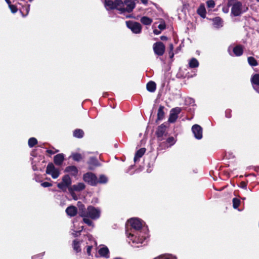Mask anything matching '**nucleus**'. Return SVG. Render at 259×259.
Here are the masks:
<instances>
[{
    "label": "nucleus",
    "mask_w": 259,
    "mask_h": 259,
    "mask_svg": "<svg viewBox=\"0 0 259 259\" xmlns=\"http://www.w3.org/2000/svg\"><path fill=\"white\" fill-rule=\"evenodd\" d=\"M257 2H259V0H256Z\"/></svg>",
    "instance_id": "4d7b16f0"
},
{
    "label": "nucleus",
    "mask_w": 259,
    "mask_h": 259,
    "mask_svg": "<svg viewBox=\"0 0 259 259\" xmlns=\"http://www.w3.org/2000/svg\"><path fill=\"white\" fill-rule=\"evenodd\" d=\"M147 89L150 92H154L156 90V84L153 81H150L147 84Z\"/></svg>",
    "instance_id": "5701e85b"
},
{
    "label": "nucleus",
    "mask_w": 259,
    "mask_h": 259,
    "mask_svg": "<svg viewBox=\"0 0 259 259\" xmlns=\"http://www.w3.org/2000/svg\"><path fill=\"white\" fill-rule=\"evenodd\" d=\"M228 112H229V111H226V116H227V117H230V116L229 115H227V113H228Z\"/></svg>",
    "instance_id": "5fc2aeb1"
},
{
    "label": "nucleus",
    "mask_w": 259,
    "mask_h": 259,
    "mask_svg": "<svg viewBox=\"0 0 259 259\" xmlns=\"http://www.w3.org/2000/svg\"><path fill=\"white\" fill-rule=\"evenodd\" d=\"M108 180V178L106 176L104 175H101L99 176V179H98V183L100 184H106L107 183Z\"/></svg>",
    "instance_id": "c756f323"
},
{
    "label": "nucleus",
    "mask_w": 259,
    "mask_h": 259,
    "mask_svg": "<svg viewBox=\"0 0 259 259\" xmlns=\"http://www.w3.org/2000/svg\"><path fill=\"white\" fill-rule=\"evenodd\" d=\"M169 47L170 51H172L174 49L173 45L172 44H169Z\"/></svg>",
    "instance_id": "49530a36"
},
{
    "label": "nucleus",
    "mask_w": 259,
    "mask_h": 259,
    "mask_svg": "<svg viewBox=\"0 0 259 259\" xmlns=\"http://www.w3.org/2000/svg\"><path fill=\"white\" fill-rule=\"evenodd\" d=\"M99 254L105 258H108L109 257V250L107 246L103 245L98 251Z\"/></svg>",
    "instance_id": "4468645a"
},
{
    "label": "nucleus",
    "mask_w": 259,
    "mask_h": 259,
    "mask_svg": "<svg viewBox=\"0 0 259 259\" xmlns=\"http://www.w3.org/2000/svg\"><path fill=\"white\" fill-rule=\"evenodd\" d=\"M72 158L74 160L79 161L81 159V155L78 153H74L72 155Z\"/></svg>",
    "instance_id": "f704fd0d"
},
{
    "label": "nucleus",
    "mask_w": 259,
    "mask_h": 259,
    "mask_svg": "<svg viewBox=\"0 0 259 259\" xmlns=\"http://www.w3.org/2000/svg\"><path fill=\"white\" fill-rule=\"evenodd\" d=\"M84 133L82 130L80 129L75 130L73 132L74 137L78 138L83 137Z\"/></svg>",
    "instance_id": "c85d7f7f"
},
{
    "label": "nucleus",
    "mask_w": 259,
    "mask_h": 259,
    "mask_svg": "<svg viewBox=\"0 0 259 259\" xmlns=\"http://www.w3.org/2000/svg\"><path fill=\"white\" fill-rule=\"evenodd\" d=\"M66 212L68 215L74 217L77 212V208L74 206H70L66 208Z\"/></svg>",
    "instance_id": "dca6fc26"
},
{
    "label": "nucleus",
    "mask_w": 259,
    "mask_h": 259,
    "mask_svg": "<svg viewBox=\"0 0 259 259\" xmlns=\"http://www.w3.org/2000/svg\"><path fill=\"white\" fill-rule=\"evenodd\" d=\"M162 258H163V257H162V256H159V257H156V258H154V259H162Z\"/></svg>",
    "instance_id": "864d4df0"
},
{
    "label": "nucleus",
    "mask_w": 259,
    "mask_h": 259,
    "mask_svg": "<svg viewBox=\"0 0 259 259\" xmlns=\"http://www.w3.org/2000/svg\"><path fill=\"white\" fill-rule=\"evenodd\" d=\"M240 204V200L239 199L237 198H234L233 199V206L235 209L237 208Z\"/></svg>",
    "instance_id": "473e14b6"
},
{
    "label": "nucleus",
    "mask_w": 259,
    "mask_h": 259,
    "mask_svg": "<svg viewBox=\"0 0 259 259\" xmlns=\"http://www.w3.org/2000/svg\"><path fill=\"white\" fill-rule=\"evenodd\" d=\"M88 164L90 165V168L92 169L93 167L98 166L99 162L97 159L95 157L90 158L88 161Z\"/></svg>",
    "instance_id": "4be33fe9"
},
{
    "label": "nucleus",
    "mask_w": 259,
    "mask_h": 259,
    "mask_svg": "<svg viewBox=\"0 0 259 259\" xmlns=\"http://www.w3.org/2000/svg\"><path fill=\"white\" fill-rule=\"evenodd\" d=\"M160 39L162 40H167V38L166 36H161L160 37Z\"/></svg>",
    "instance_id": "a18cd8bd"
},
{
    "label": "nucleus",
    "mask_w": 259,
    "mask_h": 259,
    "mask_svg": "<svg viewBox=\"0 0 259 259\" xmlns=\"http://www.w3.org/2000/svg\"><path fill=\"white\" fill-rule=\"evenodd\" d=\"M79 214L82 218L83 222L89 226L94 227V223L92 220H97L101 215V210L99 208L89 206L87 209L80 202H78Z\"/></svg>",
    "instance_id": "f03ea898"
},
{
    "label": "nucleus",
    "mask_w": 259,
    "mask_h": 259,
    "mask_svg": "<svg viewBox=\"0 0 259 259\" xmlns=\"http://www.w3.org/2000/svg\"><path fill=\"white\" fill-rule=\"evenodd\" d=\"M47 152L49 154H53L55 153V152H53L52 150H47Z\"/></svg>",
    "instance_id": "3c124183"
},
{
    "label": "nucleus",
    "mask_w": 259,
    "mask_h": 259,
    "mask_svg": "<svg viewBox=\"0 0 259 259\" xmlns=\"http://www.w3.org/2000/svg\"><path fill=\"white\" fill-rule=\"evenodd\" d=\"M92 249V246H88L87 249V254L89 255H91V250Z\"/></svg>",
    "instance_id": "79ce46f5"
},
{
    "label": "nucleus",
    "mask_w": 259,
    "mask_h": 259,
    "mask_svg": "<svg viewBox=\"0 0 259 259\" xmlns=\"http://www.w3.org/2000/svg\"><path fill=\"white\" fill-rule=\"evenodd\" d=\"M174 56V54H172L171 57H172Z\"/></svg>",
    "instance_id": "6e6d98bb"
},
{
    "label": "nucleus",
    "mask_w": 259,
    "mask_h": 259,
    "mask_svg": "<svg viewBox=\"0 0 259 259\" xmlns=\"http://www.w3.org/2000/svg\"><path fill=\"white\" fill-rule=\"evenodd\" d=\"M228 5L232 7L231 13L234 16H239L248 10L246 5H243L240 2L236 0H229Z\"/></svg>",
    "instance_id": "7ed1b4c3"
},
{
    "label": "nucleus",
    "mask_w": 259,
    "mask_h": 259,
    "mask_svg": "<svg viewBox=\"0 0 259 259\" xmlns=\"http://www.w3.org/2000/svg\"><path fill=\"white\" fill-rule=\"evenodd\" d=\"M197 13L202 18L206 16V10L204 5H201L197 10Z\"/></svg>",
    "instance_id": "412c9836"
},
{
    "label": "nucleus",
    "mask_w": 259,
    "mask_h": 259,
    "mask_svg": "<svg viewBox=\"0 0 259 259\" xmlns=\"http://www.w3.org/2000/svg\"><path fill=\"white\" fill-rule=\"evenodd\" d=\"M46 173L51 175L53 179H57L60 175L59 169L56 168L52 163L47 165Z\"/></svg>",
    "instance_id": "6e6552de"
},
{
    "label": "nucleus",
    "mask_w": 259,
    "mask_h": 259,
    "mask_svg": "<svg viewBox=\"0 0 259 259\" xmlns=\"http://www.w3.org/2000/svg\"><path fill=\"white\" fill-rule=\"evenodd\" d=\"M162 259H176V258L175 256H170V257H165L164 258L163 257Z\"/></svg>",
    "instance_id": "09e8293b"
},
{
    "label": "nucleus",
    "mask_w": 259,
    "mask_h": 259,
    "mask_svg": "<svg viewBox=\"0 0 259 259\" xmlns=\"http://www.w3.org/2000/svg\"><path fill=\"white\" fill-rule=\"evenodd\" d=\"M158 27L160 30H164L165 28V24L164 22L161 23L158 26Z\"/></svg>",
    "instance_id": "58836bf2"
},
{
    "label": "nucleus",
    "mask_w": 259,
    "mask_h": 259,
    "mask_svg": "<svg viewBox=\"0 0 259 259\" xmlns=\"http://www.w3.org/2000/svg\"><path fill=\"white\" fill-rule=\"evenodd\" d=\"M141 22L142 23H143L144 25H150L151 24V23L152 22V19H151L148 17L144 16L141 18Z\"/></svg>",
    "instance_id": "b1692460"
},
{
    "label": "nucleus",
    "mask_w": 259,
    "mask_h": 259,
    "mask_svg": "<svg viewBox=\"0 0 259 259\" xmlns=\"http://www.w3.org/2000/svg\"><path fill=\"white\" fill-rule=\"evenodd\" d=\"M65 171L70 174L73 176H76L78 174V170L76 166L71 165L66 167Z\"/></svg>",
    "instance_id": "2eb2a0df"
},
{
    "label": "nucleus",
    "mask_w": 259,
    "mask_h": 259,
    "mask_svg": "<svg viewBox=\"0 0 259 259\" xmlns=\"http://www.w3.org/2000/svg\"><path fill=\"white\" fill-rule=\"evenodd\" d=\"M9 7L13 13H15L17 11V9L16 7L14 5L10 4V5H9Z\"/></svg>",
    "instance_id": "4c0bfd02"
},
{
    "label": "nucleus",
    "mask_w": 259,
    "mask_h": 259,
    "mask_svg": "<svg viewBox=\"0 0 259 259\" xmlns=\"http://www.w3.org/2000/svg\"><path fill=\"white\" fill-rule=\"evenodd\" d=\"M6 2H7V3L10 5L11 4V2H10V0H5Z\"/></svg>",
    "instance_id": "603ef678"
},
{
    "label": "nucleus",
    "mask_w": 259,
    "mask_h": 259,
    "mask_svg": "<svg viewBox=\"0 0 259 259\" xmlns=\"http://www.w3.org/2000/svg\"><path fill=\"white\" fill-rule=\"evenodd\" d=\"M132 228L126 230V234L131 241L135 245L142 244L146 239L148 235L144 230H141L143 223L142 221L138 218H132L128 221Z\"/></svg>",
    "instance_id": "f257e3e1"
},
{
    "label": "nucleus",
    "mask_w": 259,
    "mask_h": 259,
    "mask_svg": "<svg viewBox=\"0 0 259 259\" xmlns=\"http://www.w3.org/2000/svg\"><path fill=\"white\" fill-rule=\"evenodd\" d=\"M153 49L156 55L161 56L164 54L165 47L162 42L158 41L153 44Z\"/></svg>",
    "instance_id": "0eeeda50"
},
{
    "label": "nucleus",
    "mask_w": 259,
    "mask_h": 259,
    "mask_svg": "<svg viewBox=\"0 0 259 259\" xmlns=\"http://www.w3.org/2000/svg\"><path fill=\"white\" fill-rule=\"evenodd\" d=\"M124 4L121 0H105V7L107 10L117 9L121 13V10L122 9V6H123Z\"/></svg>",
    "instance_id": "20e7f679"
},
{
    "label": "nucleus",
    "mask_w": 259,
    "mask_h": 259,
    "mask_svg": "<svg viewBox=\"0 0 259 259\" xmlns=\"http://www.w3.org/2000/svg\"><path fill=\"white\" fill-rule=\"evenodd\" d=\"M153 33L156 35H158L161 33V30H158L157 29H154L153 30Z\"/></svg>",
    "instance_id": "c03bdc74"
},
{
    "label": "nucleus",
    "mask_w": 259,
    "mask_h": 259,
    "mask_svg": "<svg viewBox=\"0 0 259 259\" xmlns=\"http://www.w3.org/2000/svg\"><path fill=\"white\" fill-rule=\"evenodd\" d=\"M233 52L236 56H241L243 52V48L241 46L238 45L232 49Z\"/></svg>",
    "instance_id": "a211bd4d"
},
{
    "label": "nucleus",
    "mask_w": 259,
    "mask_h": 259,
    "mask_svg": "<svg viewBox=\"0 0 259 259\" xmlns=\"http://www.w3.org/2000/svg\"><path fill=\"white\" fill-rule=\"evenodd\" d=\"M127 27L130 29L134 33H140L141 31L142 27L139 23L133 21L126 22Z\"/></svg>",
    "instance_id": "1a4fd4ad"
},
{
    "label": "nucleus",
    "mask_w": 259,
    "mask_h": 259,
    "mask_svg": "<svg viewBox=\"0 0 259 259\" xmlns=\"http://www.w3.org/2000/svg\"><path fill=\"white\" fill-rule=\"evenodd\" d=\"M251 82L253 89L259 93V74H255L251 78Z\"/></svg>",
    "instance_id": "ddd939ff"
},
{
    "label": "nucleus",
    "mask_w": 259,
    "mask_h": 259,
    "mask_svg": "<svg viewBox=\"0 0 259 259\" xmlns=\"http://www.w3.org/2000/svg\"><path fill=\"white\" fill-rule=\"evenodd\" d=\"M248 63L252 66H255L257 65V63L256 60L252 57H249L248 58Z\"/></svg>",
    "instance_id": "2f4dec72"
},
{
    "label": "nucleus",
    "mask_w": 259,
    "mask_h": 259,
    "mask_svg": "<svg viewBox=\"0 0 259 259\" xmlns=\"http://www.w3.org/2000/svg\"><path fill=\"white\" fill-rule=\"evenodd\" d=\"M240 187L244 189H246L247 187V184L244 182H241L240 183Z\"/></svg>",
    "instance_id": "37998d69"
},
{
    "label": "nucleus",
    "mask_w": 259,
    "mask_h": 259,
    "mask_svg": "<svg viewBox=\"0 0 259 259\" xmlns=\"http://www.w3.org/2000/svg\"><path fill=\"white\" fill-rule=\"evenodd\" d=\"M83 180L84 182L91 186H96L98 184V178L96 176L91 172L83 175Z\"/></svg>",
    "instance_id": "423d86ee"
},
{
    "label": "nucleus",
    "mask_w": 259,
    "mask_h": 259,
    "mask_svg": "<svg viewBox=\"0 0 259 259\" xmlns=\"http://www.w3.org/2000/svg\"><path fill=\"white\" fill-rule=\"evenodd\" d=\"M164 107L160 106L158 109V113H157V119L161 120L163 119L164 115V112L163 111Z\"/></svg>",
    "instance_id": "cd10ccee"
},
{
    "label": "nucleus",
    "mask_w": 259,
    "mask_h": 259,
    "mask_svg": "<svg viewBox=\"0 0 259 259\" xmlns=\"http://www.w3.org/2000/svg\"><path fill=\"white\" fill-rule=\"evenodd\" d=\"M64 159V155L63 154H58L55 156L54 161L56 165H60L62 163Z\"/></svg>",
    "instance_id": "f3484780"
},
{
    "label": "nucleus",
    "mask_w": 259,
    "mask_h": 259,
    "mask_svg": "<svg viewBox=\"0 0 259 259\" xmlns=\"http://www.w3.org/2000/svg\"><path fill=\"white\" fill-rule=\"evenodd\" d=\"M192 131L196 139L199 140L202 138V129L200 125H194L192 127Z\"/></svg>",
    "instance_id": "9b49d317"
},
{
    "label": "nucleus",
    "mask_w": 259,
    "mask_h": 259,
    "mask_svg": "<svg viewBox=\"0 0 259 259\" xmlns=\"http://www.w3.org/2000/svg\"><path fill=\"white\" fill-rule=\"evenodd\" d=\"M181 112V109L179 107L173 108L171 110L168 118V121L171 123L175 122L178 117V114Z\"/></svg>",
    "instance_id": "9d476101"
},
{
    "label": "nucleus",
    "mask_w": 259,
    "mask_h": 259,
    "mask_svg": "<svg viewBox=\"0 0 259 259\" xmlns=\"http://www.w3.org/2000/svg\"><path fill=\"white\" fill-rule=\"evenodd\" d=\"M37 143V141L35 138H31L29 139L28 144L30 147H33Z\"/></svg>",
    "instance_id": "7c9ffc66"
},
{
    "label": "nucleus",
    "mask_w": 259,
    "mask_h": 259,
    "mask_svg": "<svg viewBox=\"0 0 259 259\" xmlns=\"http://www.w3.org/2000/svg\"><path fill=\"white\" fill-rule=\"evenodd\" d=\"M165 128L166 127L163 124H162L160 126H159L156 132L157 136L158 137H162L164 133H165Z\"/></svg>",
    "instance_id": "aec40b11"
},
{
    "label": "nucleus",
    "mask_w": 259,
    "mask_h": 259,
    "mask_svg": "<svg viewBox=\"0 0 259 259\" xmlns=\"http://www.w3.org/2000/svg\"><path fill=\"white\" fill-rule=\"evenodd\" d=\"M83 229V226L80 227L79 228L76 229L77 230H74L73 231V232H72V235L74 237H76V236H78L80 234V232L81 231H82Z\"/></svg>",
    "instance_id": "72a5a7b5"
},
{
    "label": "nucleus",
    "mask_w": 259,
    "mask_h": 259,
    "mask_svg": "<svg viewBox=\"0 0 259 259\" xmlns=\"http://www.w3.org/2000/svg\"><path fill=\"white\" fill-rule=\"evenodd\" d=\"M29 10H30V5H29L23 9V11L25 10L26 11V14L25 15H23V16H25L28 14Z\"/></svg>",
    "instance_id": "a19ab883"
},
{
    "label": "nucleus",
    "mask_w": 259,
    "mask_h": 259,
    "mask_svg": "<svg viewBox=\"0 0 259 259\" xmlns=\"http://www.w3.org/2000/svg\"><path fill=\"white\" fill-rule=\"evenodd\" d=\"M71 180L69 176L66 175L63 177L62 182L57 184V187L62 191L65 192L70 187Z\"/></svg>",
    "instance_id": "39448f33"
},
{
    "label": "nucleus",
    "mask_w": 259,
    "mask_h": 259,
    "mask_svg": "<svg viewBox=\"0 0 259 259\" xmlns=\"http://www.w3.org/2000/svg\"><path fill=\"white\" fill-rule=\"evenodd\" d=\"M21 1H25V0H21Z\"/></svg>",
    "instance_id": "13d9d810"
},
{
    "label": "nucleus",
    "mask_w": 259,
    "mask_h": 259,
    "mask_svg": "<svg viewBox=\"0 0 259 259\" xmlns=\"http://www.w3.org/2000/svg\"><path fill=\"white\" fill-rule=\"evenodd\" d=\"M207 6L209 8H213L215 6V3L212 0H209L206 3Z\"/></svg>",
    "instance_id": "e433bc0d"
},
{
    "label": "nucleus",
    "mask_w": 259,
    "mask_h": 259,
    "mask_svg": "<svg viewBox=\"0 0 259 259\" xmlns=\"http://www.w3.org/2000/svg\"><path fill=\"white\" fill-rule=\"evenodd\" d=\"M80 242L77 240H74L73 242V249L76 252H79L81 251V248L80 247Z\"/></svg>",
    "instance_id": "a878e982"
},
{
    "label": "nucleus",
    "mask_w": 259,
    "mask_h": 259,
    "mask_svg": "<svg viewBox=\"0 0 259 259\" xmlns=\"http://www.w3.org/2000/svg\"><path fill=\"white\" fill-rule=\"evenodd\" d=\"M146 152V149L144 148H142L140 149L139 150L137 151L136 153L135 157H134V161L135 162H136L138 161L141 157H142V156L144 154V153Z\"/></svg>",
    "instance_id": "6ab92c4d"
},
{
    "label": "nucleus",
    "mask_w": 259,
    "mask_h": 259,
    "mask_svg": "<svg viewBox=\"0 0 259 259\" xmlns=\"http://www.w3.org/2000/svg\"><path fill=\"white\" fill-rule=\"evenodd\" d=\"M41 186L43 187H49L52 186V184L49 182H44L41 184Z\"/></svg>",
    "instance_id": "ea45409f"
},
{
    "label": "nucleus",
    "mask_w": 259,
    "mask_h": 259,
    "mask_svg": "<svg viewBox=\"0 0 259 259\" xmlns=\"http://www.w3.org/2000/svg\"><path fill=\"white\" fill-rule=\"evenodd\" d=\"M213 25L215 27H220L222 26V20L220 17H215L212 20Z\"/></svg>",
    "instance_id": "bb28decb"
},
{
    "label": "nucleus",
    "mask_w": 259,
    "mask_h": 259,
    "mask_svg": "<svg viewBox=\"0 0 259 259\" xmlns=\"http://www.w3.org/2000/svg\"><path fill=\"white\" fill-rule=\"evenodd\" d=\"M166 142L168 144H169V146H171L173 145L175 143L176 141H175V138L174 137H169L167 139Z\"/></svg>",
    "instance_id": "c9c22d12"
},
{
    "label": "nucleus",
    "mask_w": 259,
    "mask_h": 259,
    "mask_svg": "<svg viewBox=\"0 0 259 259\" xmlns=\"http://www.w3.org/2000/svg\"><path fill=\"white\" fill-rule=\"evenodd\" d=\"M189 66L190 68H195L199 66V62L195 58H192L189 62Z\"/></svg>",
    "instance_id": "393cba45"
},
{
    "label": "nucleus",
    "mask_w": 259,
    "mask_h": 259,
    "mask_svg": "<svg viewBox=\"0 0 259 259\" xmlns=\"http://www.w3.org/2000/svg\"><path fill=\"white\" fill-rule=\"evenodd\" d=\"M232 49V47L231 46H230L229 48H228V52L229 53V54L231 56H233V54H232V53L231 52V50Z\"/></svg>",
    "instance_id": "8fccbe9b"
},
{
    "label": "nucleus",
    "mask_w": 259,
    "mask_h": 259,
    "mask_svg": "<svg viewBox=\"0 0 259 259\" xmlns=\"http://www.w3.org/2000/svg\"><path fill=\"white\" fill-rule=\"evenodd\" d=\"M85 187V185L83 183H79L70 187L69 188V191L72 194L73 191H80L83 190Z\"/></svg>",
    "instance_id": "f8f14e48"
},
{
    "label": "nucleus",
    "mask_w": 259,
    "mask_h": 259,
    "mask_svg": "<svg viewBox=\"0 0 259 259\" xmlns=\"http://www.w3.org/2000/svg\"><path fill=\"white\" fill-rule=\"evenodd\" d=\"M142 3L146 5L148 4V0H141Z\"/></svg>",
    "instance_id": "de8ad7c7"
}]
</instances>
